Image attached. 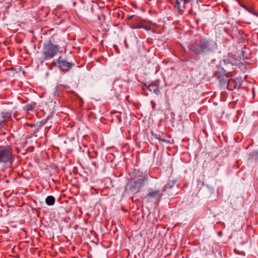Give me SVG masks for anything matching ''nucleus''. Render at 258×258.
Returning a JSON list of instances; mask_svg holds the SVG:
<instances>
[{"label": "nucleus", "instance_id": "11", "mask_svg": "<svg viewBox=\"0 0 258 258\" xmlns=\"http://www.w3.org/2000/svg\"><path fill=\"white\" fill-rule=\"evenodd\" d=\"M45 202L47 205L52 206L55 203V199L53 196H48L46 198Z\"/></svg>", "mask_w": 258, "mask_h": 258}, {"label": "nucleus", "instance_id": "5", "mask_svg": "<svg viewBox=\"0 0 258 258\" xmlns=\"http://www.w3.org/2000/svg\"><path fill=\"white\" fill-rule=\"evenodd\" d=\"M58 68L62 71H67L75 66V63L68 62L63 57L59 56L57 59Z\"/></svg>", "mask_w": 258, "mask_h": 258}, {"label": "nucleus", "instance_id": "12", "mask_svg": "<svg viewBox=\"0 0 258 258\" xmlns=\"http://www.w3.org/2000/svg\"><path fill=\"white\" fill-rule=\"evenodd\" d=\"M120 114L121 113L120 112L114 111V121L115 120V118L116 119V122L118 124L120 123L121 122Z\"/></svg>", "mask_w": 258, "mask_h": 258}, {"label": "nucleus", "instance_id": "4", "mask_svg": "<svg viewBox=\"0 0 258 258\" xmlns=\"http://www.w3.org/2000/svg\"><path fill=\"white\" fill-rule=\"evenodd\" d=\"M12 162V152L8 148L0 149V163Z\"/></svg>", "mask_w": 258, "mask_h": 258}, {"label": "nucleus", "instance_id": "15", "mask_svg": "<svg viewBox=\"0 0 258 258\" xmlns=\"http://www.w3.org/2000/svg\"><path fill=\"white\" fill-rule=\"evenodd\" d=\"M241 7L244 8L247 11H248L249 13H250L252 14H253V13L254 11L252 8L247 7L245 6V5H241Z\"/></svg>", "mask_w": 258, "mask_h": 258}, {"label": "nucleus", "instance_id": "6", "mask_svg": "<svg viewBox=\"0 0 258 258\" xmlns=\"http://www.w3.org/2000/svg\"><path fill=\"white\" fill-rule=\"evenodd\" d=\"M241 83L242 81L240 79L235 78L229 79L228 81L227 88L231 91L238 90Z\"/></svg>", "mask_w": 258, "mask_h": 258}, {"label": "nucleus", "instance_id": "17", "mask_svg": "<svg viewBox=\"0 0 258 258\" xmlns=\"http://www.w3.org/2000/svg\"><path fill=\"white\" fill-rule=\"evenodd\" d=\"M26 107L28 110H33L34 109V107L30 104H27Z\"/></svg>", "mask_w": 258, "mask_h": 258}, {"label": "nucleus", "instance_id": "21", "mask_svg": "<svg viewBox=\"0 0 258 258\" xmlns=\"http://www.w3.org/2000/svg\"><path fill=\"white\" fill-rule=\"evenodd\" d=\"M176 3L177 5H179V2L178 0H176Z\"/></svg>", "mask_w": 258, "mask_h": 258}, {"label": "nucleus", "instance_id": "18", "mask_svg": "<svg viewBox=\"0 0 258 258\" xmlns=\"http://www.w3.org/2000/svg\"><path fill=\"white\" fill-rule=\"evenodd\" d=\"M252 14L258 17V12L254 11Z\"/></svg>", "mask_w": 258, "mask_h": 258}, {"label": "nucleus", "instance_id": "20", "mask_svg": "<svg viewBox=\"0 0 258 258\" xmlns=\"http://www.w3.org/2000/svg\"><path fill=\"white\" fill-rule=\"evenodd\" d=\"M100 19H101V17H100V16H98L97 17V19H98V20H100Z\"/></svg>", "mask_w": 258, "mask_h": 258}, {"label": "nucleus", "instance_id": "24", "mask_svg": "<svg viewBox=\"0 0 258 258\" xmlns=\"http://www.w3.org/2000/svg\"><path fill=\"white\" fill-rule=\"evenodd\" d=\"M113 47H114V48H115V45H113Z\"/></svg>", "mask_w": 258, "mask_h": 258}, {"label": "nucleus", "instance_id": "1", "mask_svg": "<svg viewBox=\"0 0 258 258\" xmlns=\"http://www.w3.org/2000/svg\"><path fill=\"white\" fill-rule=\"evenodd\" d=\"M189 49L196 55L205 54L208 52L213 51L210 41L208 40L200 38L192 42L189 46Z\"/></svg>", "mask_w": 258, "mask_h": 258}, {"label": "nucleus", "instance_id": "3", "mask_svg": "<svg viewBox=\"0 0 258 258\" xmlns=\"http://www.w3.org/2000/svg\"><path fill=\"white\" fill-rule=\"evenodd\" d=\"M145 179L144 178H138L133 182L130 183L128 185L129 192L133 194L138 192L145 184Z\"/></svg>", "mask_w": 258, "mask_h": 258}, {"label": "nucleus", "instance_id": "9", "mask_svg": "<svg viewBox=\"0 0 258 258\" xmlns=\"http://www.w3.org/2000/svg\"><path fill=\"white\" fill-rule=\"evenodd\" d=\"M147 89H148L150 92H153L155 94L158 95L159 93V87L155 84H151L147 86L145 85Z\"/></svg>", "mask_w": 258, "mask_h": 258}, {"label": "nucleus", "instance_id": "13", "mask_svg": "<svg viewBox=\"0 0 258 258\" xmlns=\"http://www.w3.org/2000/svg\"><path fill=\"white\" fill-rule=\"evenodd\" d=\"M175 180H169L167 184L165 186V188L167 189H171L175 185Z\"/></svg>", "mask_w": 258, "mask_h": 258}, {"label": "nucleus", "instance_id": "16", "mask_svg": "<svg viewBox=\"0 0 258 258\" xmlns=\"http://www.w3.org/2000/svg\"><path fill=\"white\" fill-rule=\"evenodd\" d=\"M2 114L3 115V117L5 119H8V118H9L11 116V114L10 113H8V112H7V113H3Z\"/></svg>", "mask_w": 258, "mask_h": 258}, {"label": "nucleus", "instance_id": "8", "mask_svg": "<svg viewBox=\"0 0 258 258\" xmlns=\"http://www.w3.org/2000/svg\"><path fill=\"white\" fill-rule=\"evenodd\" d=\"M217 71H216V74H219V76L218 78H219L220 77H226V78H230L232 77V75L230 73L226 72V71L220 66H217L216 67Z\"/></svg>", "mask_w": 258, "mask_h": 258}, {"label": "nucleus", "instance_id": "10", "mask_svg": "<svg viewBox=\"0 0 258 258\" xmlns=\"http://www.w3.org/2000/svg\"><path fill=\"white\" fill-rule=\"evenodd\" d=\"M248 160L258 162V151H253L249 153Z\"/></svg>", "mask_w": 258, "mask_h": 258}, {"label": "nucleus", "instance_id": "22", "mask_svg": "<svg viewBox=\"0 0 258 258\" xmlns=\"http://www.w3.org/2000/svg\"><path fill=\"white\" fill-rule=\"evenodd\" d=\"M218 234H219V235H221L222 234V232H220V231L219 232Z\"/></svg>", "mask_w": 258, "mask_h": 258}, {"label": "nucleus", "instance_id": "23", "mask_svg": "<svg viewBox=\"0 0 258 258\" xmlns=\"http://www.w3.org/2000/svg\"><path fill=\"white\" fill-rule=\"evenodd\" d=\"M116 13H117V14H118V12L116 13V12H114L113 15H114Z\"/></svg>", "mask_w": 258, "mask_h": 258}, {"label": "nucleus", "instance_id": "2", "mask_svg": "<svg viewBox=\"0 0 258 258\" xmlns=\"http://www.w3.org/2000/svg\"><path fill=\"white\" fill-rule=\"evenodd\" d=\"M60 48L61 47L59 45L54 44L50 40H49L43 46V54L45 59H51L58 53H62Z\"/></svg>", "mask_w": 258, "mask_h": 258}, {"label": "nucleus", "instance_id": "14", "mask_svg": "<svg viewBox=\"0 0 258 258\" xmlns=\"http://www.w3.org/2000/svg\"><path fill=\"white\" fill-rule=\"evenodd\" d=\"M152 135L157 139L159 140V141H161L162 142H166V143H168V141L166 140V139H162L161 138V136L160 135H158V134H155L154 133H153V132L152 133Z\"/></svg>", "mask_w": 258, "mask_h": 258}, {"label": "nucleus", "instance_id": "7", "mask_svg": "<svg viewBox=\"0 0 258 258\" xmlns=\"http://www.w3.org/2000/svg\"><path fill=\"white\" fill-rule=\"evenodd\" d=\"M162 194L160 190H154L149 192L145 197V199L147 202H152L158 198H160Z\"/></svg>", "mask_w": 258, "mask_h": 258}, {"label": "nucleus", "instance_id": "19", "mask_svg": "<svg viewBox=\"0 0 258 258\" xmlns=\"http://www.w3.org/2000/svg\"><path fill=\"white\" fill-rule=\"evenodd\" d=\"M143 27H144L143 26H142V25H139V26L136 27L135 28H143Z\"/></svg>", "mask_w": 258, "mask_h": 258}]
</instances>
